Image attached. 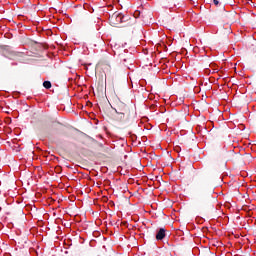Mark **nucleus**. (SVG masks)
I'll use <instances>...</instances> for the list:
<instances>
[{"mask_svg":"<svg viewBox=\"0 0 256 256\" xmlns=\"http://www.w3.org/2000/svg\"><path fill=\"white\" fill-rule=\"evenodd\" d=\"M114 49H117V45H114Z\"/></svg>","mask_w":256,"mask_h":256,"instance_id":"nucleus-6","label":"nucleus"},{"mask_svg":"<svg viewBox=\"0 0 256 256\" xmlns=\"http://www.w3.org/2000/svg\"><path fill=\"white\" fill-rule=\"evenodd\" d=\"M2 55L8 59H13L15 57V52L9 49V46H1Z\"/></svg>","mask_w":256,"mask_h":256,"instance_id":"nucleus-2","label":"nucleus"},{"mask_svg":"<svg viewBox=\"0 0 256 256\" xmlns=\"http://www.w3.org/2000/svg\"><path fill=\"white\" fill-rule=\"evenodd\" d=\"M114 110L116 113L114 121H116V123H127L131 121V119H135V116L137 115L133 107H130L123 102H118Z\"/></svg>","mask_w":256,"mask_h":256,"instance_id":"nucleus-1","label":"nucleus"},{"mask_svg":"<svg viewBox=\"0 0 256 256\" xmlns=\"http://www.w3.org/2000/svg\"><path fill=\"white\" fill-rule=\"evenodd\" d=\"M214 4L219 5V2L217 0H214Z\"/></svg>","mask_w":256,"mask_h":256,"instance_id":"nucleus-5","label":"nucleus"},{"mask_svg":"<svg viewBox=\"0 0 256 256\" xmlns=\"http://www.w3.org/2000/svg\"><path fill=\"white\" fill-rule=\"evenodd\" d=\"M157 241H163L165 239V228H160L156 234Z\"/></svg>","mask_w":256,"mask_h":256,"instance_id":"nucleus-3","label":"nucleus"},{"mask_svg":"<svg viewBox=\"0 0 256 256\" xmlns=\"http://www.w3.org/2000/svg\"><path fill=\"white\" fill-rule=\"evenodd\" d=\"M43 87H45V89H51V82L50 81H44L43 82Z\"/></svg>","mask_w":256,"mask_h":256,"instance_id":"nucleus-4","label":"nucleus"}]
</instances>
